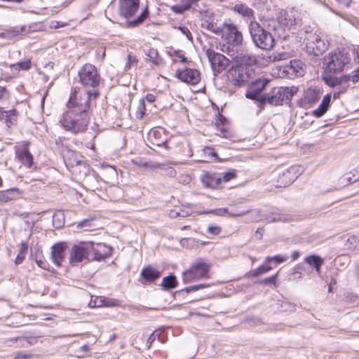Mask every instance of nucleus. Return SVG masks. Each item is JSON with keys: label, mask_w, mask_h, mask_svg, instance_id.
Masks as SVG:
<instances>
[{"label": "nucleus", "mask_w": 359, "mask_h": 359, "mask_svg": "<svg viewBox=\"0 0 359 359\" xmlns=\"http://www.w3.org/2000/svg\"><path fill=\"white\" fill-rule=\"evenodd\" d=\"M162 330H156L153 333L150 334V336L147 339V348H149L151 344L155 341L156 337H159L161 333L162 332Z\"/></svg>", "instance_id": "c03bdc74"}, {"label": "nucleus", "mask_w": 359, "mask_h": 359, "mask_svg": "<svg viewBox=\"0 0 359 359\" xmlns=\"http://www.w3.org/2000/svg\"><path fill=\"white\" fill-rule=\"evenodd\" d=\"M331 101V95L327 94L324 96L319 107L313 111V114L316 117L322 116L327 110Z\"/></svg>", "instance_id": "393cba45"}, {"label": "nucleus", "mask_w": 359, "mask_h": 359, "mask_svg": "<svg viewBox=\"0 0 359 359\" xmlns=\"http://www.w3.org/2000/svg\"><path fill=\"white\" fill-rule=\"evenodd\" d=\"M32 356V354L25 352H18L13 359H29Z\"/></svg>", "instance_id": "603ef678"}, {"label": "nucleus", "mask_w": 359, "mask_h": 359, "mask_svg": "<svg viewBox=\"0 0 359 359\" xmlns=\"http://www.w3.org/2000/svg\"><path fill=\"white\" fill-rule=\"evenodd\" d=\"M351 59L348 53L344 50L330 53L326 59V69L329 72L342 71L344 67L350 62Z\"/></svg>", "instance_id": "1a4fd4ad"}, {"label": "nucleus", "mask_w": 359, "mask_h": 359, "mask_svg": "<svg viewBox=\"0 0 359 359\" xmlns=\"http://www.w3.org/2000/svg\"><path fill=\"white\" fill-rule=\"evenodd\" d=\"M63 159L68 168H76L78 166L85 165L82 161V156L77 152L67 149L62 153Z\"/></svg>", "instance_id": "a211bd4d"}, {"label": "nucleus", "mask_w": 359, "mask_h": 359, "mask_svg": "<svg viewBox=\"0 0 359 359\" xmlns=\"http://www.w3.org/2000/svg\"><path fill=\"white\" fill-rule=\"evenodd\" d=\"M288 57V53L286 52L275 53L273 55V61H280L286 60Z\"/></svg>", "instance_id": "09e8293b"}, {"label": "nucleus", "mask_w": 359, "mask_h": 359, "mask_svg": "<svg viewBox=\"0 0 359 359\" xmlns=\"http://www.w3.org/2000/svg\"><path fill=\"white\" fill-rule=\"evenodd\" d=\"M236 177V174L234 172H228L223 175L221 180H223L225 182L230 181Z\"/></svg>", "instance_id": "864d4df0"}, {"label": "nucleus", "mask_w": 359, "mask_h": 359, "mask_svg": "<svg viewBox=\"0 0 359 359\" xmlns=\"http://www.w3.org/2000/svg\"><path fill=\"white\" fill-rule=\"evenodd\" d=\"M345 81H351L353 83L359 81V67L351 74L344 76Z\"/></svg>", "instance_id": "4c0bfd02"}, {"label": "nucleus", "mask_w": 359, "mask_h": 359, "mask_svg": "<svg viewBox=\"0 0 359 359\" xmlns=\"http://www.w3.org/2000/svg\"><path fill=\"white\" fill-rule=\"evenodd\" d=\"M263 27L269 32H274L279 37H286V34H283L282 25H280L278 17L275 18H264L262 20Z\"/></svg>", "instance_id": "aec40b11"}, {"label": "nucleus", "mask_w": 359, "mask_h": 359, "mask_svg": "<svg viewBox=\"0 0 359 359\" xmlns=\"http://www.w3.org/2000/svg\"><path fill=\"white\" fill-rule=\"evenodd\" d=\"M91 94L90 92L81 93L79 98L76 93L71 95L67 104L69 109L63 114L60 120L66 130L74 134L86 130L89 122L88 111Z\"/></svg>", "instance_id": "f257e3e1"}, {"label": "nucleus", "mask_w": 359, "mask_h": 359, "mask_svg": "<svg viewBox=\"0 0 359 359\" xmlns=\"http://www.w3.org/2000/svg\"><path fill=\"white\" fill-rule=\"evenodd\" d=\"M79 83L86 88H92L93 90H88L85 93H92L94 97L99 95V92L95 90L100 82V77L97 73L96 67L89 63L85 64L78 72Z\"/></svg>", "instance_id": "39448f33"}, {"label": "nucleus", "mask_w": 359, "mask_h": 359, "mask_svg": "<svg viewBox=\"0 0 359 359\" xmlns=\"http://www.w3.org/2000/svg\"><path fill=\"white\" fill-rule=\"evenodd\" d=\"M304 41L309 54L322 55L328 48V43L317 33V32H306Z\"/></svg>", "instance_id": "6e6552de"}, {"label": "nucleus", "mask_w": 359, "mask_h": 359, "mask_svg": "<svg viewBox=\"0 0 359 359\" xmlns=\"http://www.w3.org/2000/svg\"><path fill=\"white\" fill-rule=\"evenodd\" d=\"M206 153L212 157L217 158V154L213 151L212 149H210V148L207 149Z\"/></svg>", "instance_id": "0e129e2a"}, {"label": "nucleus", "mask_w": 359, "mask_h": 359, "mask_svg": "<svg viewBox=\"0 0 359 359\" xmlns=\"http://www.w3.org/2000/svg\"><path fill=\"white\" fill-rule=\"evenodd\" d=\"M249 212V210L238 212V213H229V215L233 217H241Z\"/></svg>", "instance_id": "e2e57ef3"}, {"label": "nucleus", "mask_w": 359, "mask_h": 359, "mask_svg": "<svg viewBox=\"0 0 359 359\" xmlns=\"http://www.w3.org/2000/svg\"><path fill=\"white\" fill-rule=\"evenodd\" d=\"M176 77L182 82L190 85H196L201 80L200 72L195 69L186 68L176 72Z\"/></svg>", "instance_id": "2eb2a0df"}, {"label": "nucleus", "mask_w": 359, "mask_h": 359, "mask_svg": "<svg viewBox=\"0 0 359 359\" xmlns=\"http://www.w3.org/2000/svg\"><path fill=\"white\" fill-rule=\"evenodd\" d=\"M156 97L153 94H147L146 95V100L148 102L152 103L155 101Z\"/></svg>", "instance_id": "680f3d73"}, {"label": "nucleus", "mask_w": 359, "mask_h": 359, "mask_svg": "<svg viewBox=\"0 0 359 359\" xmlns=\"http://www.w3.org/2000/svg\"><path fill=\"white\" fill-rule=\"evenodd\" d=\"M206 55L215 75L224 70L229 64V60L221 53H216L214 50L208 49Z\"/></svg>", "instance_id": "9b49d317"}, {"label": "nucleus", "mask_w": 359, "mask_h": 359, "mask_svg": "<svg viewBox=\"0 0 359 359\" xmlns=\"http://www.w3.org/2000/svg\"><path fill=\"white\" fill-rule=\"evenodd\" d=\"M140 6L139 0H119V13L124 18L133 16Z\"/></svg>", "instance_id": "dca6fc26"}, {"label": "nucleus", "mask_w": 359, "mask_h": 359, "mask_svg": "<svg viewBox=\"0 0 359 359\" xmlns=\"http://www.w3.org/2000/svg\"><path fill=\"white\" fill-rule=\"evenodd\" d=\"M287 259V255H277L273 257H267L266 258V262H269L273 260L277 263H282V262H285Z\"/></svg>", "instance_id": "a19ab883"}, {"label": "nucleus", "mask_w": 359, "mask_h": 359, "mask_svg": "<svg viewBox=\"0 0 359 359\" xmlns=\"http://www.w3.org/2000/svg\"><path fill=\"white\" fill-rule=\"evenodd\" d=\"M67 248V245L64 242H60L54 244L51 248V259L53 263L60 266L61 262L65 259V251Z\"/></svg>", "instance_id": "6ab92c4d"}, {"label": "nucleus", "mask_w": 359, "mask_h": 359, "mask_svg": "<svg viewBox=\"0 0 359 359\" xmlns=\"http://www.w3.org/2000/svg\"><path fill=\"white\" fill-rule=\"evenodd\" d=\"M210 284H198V285H192V286H189V287H185L182 290L185 291L187 292H195V291H197L198 290L210 287Z\"/></svg>", "instance_id": "79ce46f5"}, {"label": "nucleus", "mask_w": 359, "mask_h": 359, "mask_svg": "<svg viewBox=\"0 0 359 359\" xmlns=\"http://www.w3.org/2000/svg\"><path fill=\"white\" fill-rule=\"evenodd\" d=\"M147 55L151 62H153L155 65L159 64L161 59L159 58L158 53L156 49H149Z\"/></svg>", "instance_id": "e433bc0d"}, {"label": "nucleus", "mask_w": 359, "mask_h": 359, "mask_svg": "<svg viewBox=\"0 0 359 359\" xmlns=\"http://www.w3.org/2000/svg\"><path fill=\"white\" fill-rule=\"evenodd\" d=\"M267 219L269 222H287L290 220V215L287 214H283V213H271L267 217Z\"/></svg>", "instance_id": "473e14b6"}, {"label": "nucleus", "mask_w": 359, "mask_h": 359, "mask_svg": "<svg viewBox=\"0 0 359 359\" xmlns=\"http://www.w3.org/2000/svg\"><path fill=\"white\" fill-rule=\"evenodd\" d=\"M341 180H343V182L346 181L347 184L355 182L359 180V171H356V175H353V176H350V174H346Z\"/></svg>", "instance_id": "37998d69"}, {"label": "nucleus", "mask_w": 359, "mask_h": 359, "mask_svg": "<svg viewBox=\"0 0 359 359\" xmlns=\"http://www.w3.org/2000/svg\"><path fill=\"white\" fill-rule=\"evenodd\" d=\"M9 341L12 344L16 343L17 344L16 347L27 348L33 344L32 341H34V339H29L25 337H15V338H12L11 339H9Z\"/></svg>", "instance_id": "2f4dec72"}, {"label": "nucleus", "mask_w": 359, "mask_h": 359, "mask_svg": "<svg viewBox=\"0 0 359 359\" xmlns=\"http://www.w3.org/2000/svg\"><path fill=\"white\" fill-rule=\"evenodd\" d=\"M221 182V177H217L215 176L207 175L203 177L202 180V182L203 185L206 187L209 188H216L219 186Z\"/></svg>", "instance_id": "c756f323"}, {"label": "nucleus", "mask_w": 359, "mask_h": 359, "mask_svg": "<svg viewBox=\"0 0 359 359\" xmlns=\"http://www.w3.org/2000/svg\"><path fill=\"white\" fill-rule=\"evenodd\" d=\"M233 10L244 17L252 18L254 12L252 8L243 4H237L234 6Z\"/></svg>", "instance_id": "cd10ccee"}, {"label": "nucleus", "mask_w": 359, "mask_h": 359, "mask_svg": "<svg viewBox=\"0 0 359 359\" xmlns=\"http://www.w3.org/2000/svg\"><path fill=\"white\" fill-rule=\"evenodd\" d=\"M304 97H305V100L309 103H315L320 98V95H319L318 91H317V90H314V89H311V88H309L305 92V96Z\"/></svg>", "instance_id": "72a5a7b5"}, {"label": "nucleus", "mask_w": 359, "mask_h": 359, "mask_svg": "<svg viewBox=\"0 0 359 359\" xmlns=\"http://www.w3.org/2000/svg\"><path fill=\"white\" fill-rule=\"evenodd\" d=\"M18 157L22 165L31 168L33 164V156L27 147L17 152Z\"/></svg>", "instance_id": "5701e85b"}, {"label": "nucleus", "mask_w": 359, "mask_h": 359, "mask_svg": "<svg viewBox=\"0 0 359 359\" xmlns=\"http://www.w3.org/2000/svg\"><path fill=\"white\" fill-rule=\"evenodd\" d=\"M241 64L232 66L229 70V74L235 86H241L248 84L250 81V65L255 62L253 56L244 55Z\"/></svg>", "instance_id": "20e7f679"}, {"label": "nucleus", "mask_w": 359, "mask_h": 359, "mask_svg": "<svg viewBox=\"0 0 359 359\" xmlns=\"http://www.w3.org/2000/svg\"><path fill=\"white\" fill-rule=\"evenodd\" d=\"M18 114V112L16 109L4 111V118L3 120L5 121L7 127L10 128L16 123Z\"/></svg>", "instance_id": "bb28decb"}, {"label": "nucleus", "mask_w": 359, "mask_h": 359, "mask_svg": "<svg viewBox=\"0 0 359 359\" xmlns=\"http://www.w3.org/2000/svg\"><path fill=\"white\" fill-rule=\"evenodd\" d=\"M161 271L151 267L147 266L142 269L141 271L142 277L147 282H152L161 276Z\"/></svg>", "instance_id": "4be33fe9"}, {"label": "nucleus", "mask_w": 359, "mask_h": 359, "mask_svg": "<svg viewBox=\"0 0 359 359\" xmlns=\"http://www.w3.org/2000/svg\"><path fill=\"white\" fill-rule=\"evenodd\" d=\"M352 53H353V55L354 56V60L357 63H359V50H353Z\"/></svg>", "instance_id": "69168bd1"}, {"label": "nucleus", "mask_w": 359, "mask_h": 359, "mask_svg": "<svg viewBox=\"0 0 359 359\" xmlns=\"http://www.w3.org/2000/svg\"><path fill=\"white\" fill-rule=\"evenodd\" d=\"M213 32L217 34H221L228 44L237 46L243 42V34L237 27L231 23H223L222 27L214 29Z\"/></svg>", "instance_id": "9d476101"}, {"label": "nucleus", "mask_w": 359, "mask_h": 359, "mask_svg": "<svg viewBox=\"0 0 359 359\" xmlns=\"http://www.w3.org/2000/svg\"><path fill=\"white\" fill-rule=\"evenodd\" d=\"M63 215L62 212H57L55 213L53 216V226H55V228L58 229L60 228L63 225V221L61 219V217H62Z\"/></svg>", "instance_id": "58836bf2"}, {"label": "nucleus", "mask_w": 359, "mask_h": 359, "mask_svg": "<svg viewBox=\"0 0 359 359\" xmlns=\"http://www.w3.org/2000/svg\"><path fill=\"white\" fill-rule=\"evenodd\" d=\"M36 262L40 268L45 270H49L50 264L48 263V262L45 259V258L43 256L36 255Z\"/></svg>", "instance_id": "ea45409f"}, {"label": "nucleus", "mask_w": 359, "mask_h": 359, "mask_svg": "<svg viewBox=\"0 0 359 359\" xmlns=\"http://www.w3.org/2000/svg\"><path fill=\"white\" fill-rule=\"evenodd\" d=\"M278 276V273H276L274 276L265 278L262 283L265 284L275 283L276 279Z\"/></svg>", "instance_id": "6e6d98bb"}, {"label": "nucleus", "mask_w": 359, "mask_h": 359, "mask_svg": "<svg viewBox=\"0 0 359 359\" xmlns=\"http://www.w3.org/2000/svg\"><path fill=\"white\" fill-rule=\"evenodd\" d=\"M148 9L147 8H145L140 13V15L137 16V18L134 19L133 20H130L127 22V27H135L138 26L139 25L142 24L144 20L148 16Z\"/></svg>", "instance_id": "7c9ffc66"}, {"label": "nucleus", "mask_w": 359, "mask_h": 359, "mask_svg": "<svg viewBox=\"0 0 359 359\" xmlns=\"http://www.w3.org/2000/svg\"><path fill=\"white\" fill-rule=\"evenodd\" d=\"M144 111H145L144 101V100H140L139 101L137 111L136 113V116L137 118H142L143 117V116L144 115Z\"/></svg>", "instance_id": "49530a36"}, {"label": "nucleus", "mask_w": 359, "mask_h": 359, "mask_svg": "<svg viewBox=\"0 0 359 359\" xmlns=\"http://www.w3.org/2000/svg\"><path fill=\"white\" fill-rule=\"evenodd\" d=\"M137 63V60L135 56L132 54H128L127 57V62L125 66V69H128L132 67L133 65H136Z\"/></svg>", "instance_id": "a18cd8bd"}, {"label": "nucleus", "mask_w": 359, "mask_h": 359, "mask_svg": "<svg viewBox=\"0 0 359 359\" xmlns=\"http://www.w3.org/2000/svg\"><path fill=\"white\" fill-rule=\"evenodd\" d=\"M272 269V268L270 266H267V265H262L260 266L259 267H258L257 269L252 271L250 272L251 275L253 276H259L263 273H265L269 271H271Z\"/></svg>", "instance_id": "c9c22d12"}, {"label": "nucleus", "mask_w": 359, "mask_h": 359, "mask_svg": "<svg viewBox=\"0 0 359 359\" xmlns=\"http://www.w3.org/2000/svg\"><path fill=\"white\" fill-rule=\"evenodd\" d=\"M168 175L170 177H175L176 175V171L173 168H170Z\"/></svg>", "instance_id": "774afa93"}, {"label": "nucleus", "mask_w": 359, "mask_h": 359, "mask_svg": "<svg viewBox=\"0 0 359 359\" xmlns=\"http://www.w3.org/2000/svg\"><path fill=\"white\" fill-rule=\"evenodd\" d=\"M179 3V5L172 7V11L177 13H182L188 10L192 4H196L199 0H175Z\"/></svg>", "instance_id": "a878e982"}, {"label": "nucleus", "mask_w": 359, "mask_h": 359, "mask_svg": "<svg viewBox=\"0 0 359 359\" xmlns=\"http://www.w3.org/2000/svg\"><path fill=\"white\" fill-rule=\"evenodd\" d=\"M296 91L294 87L273 88L268 95L260 97L259 102L261 104H265L267 102L271 105L280 106L284 102H290Z\"/></svg>", "instance_id": "423d86ee"}, {"label": "nucleus", "mask_w": 359, "mask_h": 359, "mask_svg": "<svg viewBox=\"0 0 359 359\" xmlns=\"http://www.w3.org/2000/svg\"><path fill=\"white\" fill-rule=\"evenodd\" d=\"M279 23L283 28V34H285V30L290 29L297 25L298 19V13L294 9L290 11H282L278 15Z\"/></svg>", "instance_id": "ddd939ff"}, {"label": "nucleus", "mask_w": 359, "mask_h": 359, "mask_svg": "<svg viewBox=\"0 0 359 359\" xmlns=\"http://www.w3.org/2000/svg\"><path fill=\"white\" fill-rule=\"evenodd\" d=\"M210 266L201 259H197L189 269L182 273L183 282H190L209 278Z\"/></svg>", "instance_id": "0eeeda50"}, {"label": "nucleus", "mask_w": 359, "mask_h": 359, "mask_svg": "<svg viewBox=\"0 0 359 359\" xmlns=\"http://www.w3.org/2000/svg\"><path fill=\"white\" fill-rule=\"evenodd\" d=\"M179 29L189 39L192 40V36L189 29L186 27H180Z\"/></svg>", "instance_id": "5fc2aeb1"}, {"label": "nucleus", "mask_w": 359, "mask_h": 359, "mask_svg": "<svg viewBox=\"0 0 359 359\" xmlns=\"http://www.w3.org/2000/svg\"><path fill=\"white\" fill-rule=\"evenodd\" d=\"M208 233L214 236L219 235L221 232V228L218 226L210 225L208 227Z\"/></svg>", "instance_id": "3c124183"}, {"label": "nucleus", "mask_w": 359, "mask_h": 359, "mask_svg": "<svg viewBox=\"0 0 359 359\" xmlns=\"http://www.w3.org/2000/svg\"><path fill=\"white\" fill-rule=\"evenodd\" d=\"M269 82V79L263 77L258 78L255 81H251L245 93L246 97L259 101L260 99L259 97L260 93L265 88Z\"/></svg>", "instance_id": "f8f14e48"}, {"label": "nucleus", "mask_w": 359, "mask_h": 359, "mask_svg": "<svg viewBox=\"0 0 359 359\" xmlns=\"http://www.w3.org/2000/svg\"><path fill=\"white\" fill-rule=\"evenodd\" d=\"M104 299L102 297H97L94 301L91 300L89 302V306L91 307H100L104 306Z\"/></svg>", "instance_id": "de8ad7c7"}, {"label": "nucleus", "mask_w": 359, "mask_h": 359, "mask_svg": "<svg viewBox=\"0 0 359 359\" xmlns=\"http://www.w3.org/2000/svg\"><path fill=\"white\" fill-rule=\"evenodd\" d=\"M304 261L310 266L314 268L318 273H320V268L324 262V260L320 256L312 255L306 257Z\"/></svg>", "instance_id": "b1692460"}, {"label": "nucleus", "mask_w": 359, "mask_h": 359, "mask_svg": "<svg viewBox=\"0 0 359 359\" xmlns=\"http://www.w3.org/2000/svg\"><path fill=\"white\" fill-rule=\"evenodd\" d=\"M291 257L292 260L294 261L299 257V252L298 251H294Z\"/></svg>", "instance_id": "338daca9"}, {"label": "nucleus", "mask_w": 359, "mask_h": 359, "mask_svg": "<svg viewBox=\"0 0 359 359\" xmlns=\"http://www.w3.org/2000/svg\"><path fill=\"white\" fill-rule=\"evenodd\" d=\"M27 249H28L27 243L24 242V241L21 242V243L20 245V248H19V252L24 253L26 255Z\"/></svg>", "instance_id": "4d7b16f0"}, {"label": "nucleus", "mask_w": 359, "mask_h": 359, "mask_svg": "<svg viewBox=\"0 0 359 359\" xmlns=\"http://www.w3.org/2000/svg\"><path fill=\"white\" fill-rule=\"evenodd\" d=\"M304 64L299 60H293L283 67V72L290 78L302 76L304 74Z\"/></svg>", "instance_id": "f3484780"}, {"label": "nucleus", "mask_w": 359, "mask_h": 359, "mask_svg": "<svg viewBox=\"0 0 359 359\" xmlns=\"http://www.w3.org/2000/svg\"><path fill=\"white\" fill-rule=\"evenodd\" d=\"M16 66L21 70H28L31 67V61L27 60L25 61L20 62L16 64Z\"/></svg>", "instance_id": "8fccbe9b"}, {"label": "nucleus", "mask_w": 359, "mask_h": 359, "mask_svg": "<svg viewBox=\"0 0 359 359\" xmlns=\"http://www.w3.org/2000/svg\"><path fill=\"white\" fill-rule=\"evenodd\" d=\"M251 38L255 45L263 50H270L275 45L271 32L266 31L256 21H251L248 25Z\"/></svg>", "instance_id": "7ed1b4c3"}, {"label": "nucleus", "mask_w": 359, "mask_h": 359, "mask_svg": "<svg viewBox=\"0 0 359 359\" xmlns=\"http://www.w3.org/2000/svg\"><path fill=\"white\" fill-rule=\"evenodd\" d=\"M180 214H181V212H180V210H177V209L171 210L168 213L169 217L170 218L180 217Z\"/></svg>", "instance_id": "bf43d9fd"}, {"label": "nucleus", "mask_w": 359, "mask_h": 359, "mask_svg": "<svg viewBox=\"0 0 359 359\" xmlns=\"http://www.w3.org/2000/svg\"><path fill=\"white\" fill-rule=\"evenodd\" d=\"M94 221L95 219L93 218L84 219L79 224V226L84 229L85 231H92L96 227Z\"/></svg>", "instance_id": "f704fd0d"}, {"label": "nucleus", "mask_w": 359, "mask_h": 359, "mask_svg": "<svg viewBox=\"0 0 359 359\" xmlns=\"http://www.w3.org/2000/svg\"><path fill=\"white\" fill-rule=\"evenodd\" d=\"M25 254L24 253H20L18 252V254L15 259V264H20L22 262V261L24 260L25 257Z\"/></svg>", "instance_id": "13d9d810"}, {"label": "nucleus", "mask_w": 359, "mask_h": 359, "mask_svg": "<svg viewBox=\"0 0 359 359\" xmlns=\"http://www.w3.org/2000/svg\"><path fill=\"white\" fill-rule=\"evenodd\" d=\"M336 1L338 3H339L340 4H341L342 6H346V7H349L353 2V0H336Z\"/></svg>", "instance_id": "052dcab7"}, {"label": "nucleus", "mask_w": 359, "mask_h": 359, "mask_svg": "<svg viewBox=\"0 0 359 359\" xmlns=\"http://www.w3.org/2000/svg\"><path fill=\"white\" fill-rule=\"evenodd\" d=\"M100 243L95 244L90 241H81L72 246L70 251L69 262L75 265L85 259H100L103 256L100 253Z\"/></svg>", "instance_id": "f03ea898"}, {"label": "nucleus", "mask_w": 359, "mask_h": 359, "mask_svg": "<svg viewBox=\"0 0 359 359\" xmlns=\"http://www.w3.org/2000/svg\"><path fill=\"white\" fill-rule=\"evenodd\" d=\"M177 282L176 277L174 275H170L163 278L161 282V287L165 290H168L177 287Z\"/></svg>", "instance_id": "c85d7f7f"}, {"label": "nucleus", "mask_w": 359, "mask_h": 359, "mask_svg": "<svg viewBox=\"0 0 359 359\" xmlns=\"http://www.w3.org/2000/svg\"><path fill=\"white\" fill-rule=\"evenodd\" d=\"M21 194V191L16 187L0 191V203L17 199Z\"/></svg>", "instance_id": "412c9836"}, {"label": "nucleus", "mask_w": 359, "mask_h": 359, "mask_svg": "<svg viewBox=\"0 0 359 359\" xmlns=\"http://www.w3.org/2000/svg\"><path fill=\"white\" fill-rule=\"evenodd\" d=\"M302 169L299 165H292L279 175L278 182L280 187H287L291 184L301 174Z\"/></svg>", "instance_id": "4468645a"}]
</instances>
